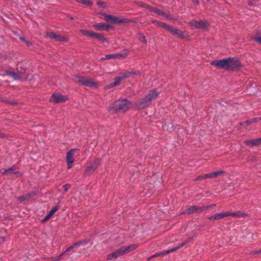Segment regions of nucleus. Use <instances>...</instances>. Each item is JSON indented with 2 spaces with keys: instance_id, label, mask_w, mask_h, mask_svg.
<instances>
[{
  "instance_id": "f257e3e1",
  "label": "nucleus",
  "mask_w": 261,
  "mask_h": 261,
  "mask_svg": "<svg viewBox=\"0 0 261 261\" xmlns=\"http://www.w3.org/2000/svg\"><path fill=\"white\" fill-rule=\"evenodd\" d=\"M211 64L218 69H224L228 71L237 70L242 67V64L238 58L231 57L213 61Z\"/></svg>"
},
{
  "instance_id": "f03ea898",
  "label": "nucleus",
  "mask_w": 261,
  "mask_h": 261,
  "mask_svg": "<svg viewBox=\"0 0 261 261\" xmlns=\"http://www.w3.org/2000/svg\"><path fill=\"white\" fill-rule=\"evenodd\" d=\"M160 92L156 89L150 91L143 98L139 99L136 102L138 109H143L149 106L151 102L157 98Z\"/></svg>"
},
{
  "instance_id": "7ed1b4c3",
  "label": "nucleus",
  "mask_w": 261,
  "mask_h": 261,
  "mask_svg": "<svg viewBox=\"0 0 261 261\" xmlns=\"http://www.w3.org/2000/svg\"><path fill=\"white\" fill-rule=\"evenodd\" d=\"M26 68L20 66L17 68V72H14L10 70H7L5 71L7 75L10 76L13 78L14 80L16 81H22V80H31L29 78V74H25Z\"/></svg>"
},
{
  "instance_id": "20e7f679",
  "label": "nucleus",
  "mask_w": 261,
  "mask_h": 261,
  "mask_svg": "<svg viewBox=\"0 0 261 261\" xmlns=\"http://www.w3.org/2000/svg\"><path fill=\"white\" fill-rule=\"evenodd\" d=\"M138 245L137 244L130 245L127 247H122L120 248L117 249L116 251L109 254L108 255V259L111 260L113 258H116L119 256L128 253L130 251L135 250L138 248Z\"/></svg>"
},
{
  "instance_id": "39448f33",
  "label": "nucleus",
  "mask_w": 261,
  "mask_h": 261,
  "mask_svg": "<svg viewBox=\"0 0 261 261\" xmlns=\"http://www.w3.org/2000/svg\"><path fill=\"white\" fill-rule=\"evenodd\" d=\"M152 22L158 27L166 29L167 30L170 32L174 35H176L178 37H180L182 38L185 37L184 32L178 29L173 28L172 27L167 24L164 22L156 20H152Z\"/></svg>"
},
{
  "instance_id": "423d86ee",
  "label": "nucleus",
  "mask_w": 261,
  "mask_h": 261,
  "mask_svg": "<svg viewBox=\"0 0 261 261\" xmlns=\"http://www.w3.org/2000/svg\"><path fill=\"white\" fill-rule=\"evenodd\" d=\"M132 106L131 102L126 99H119L113 103V108L116 111L125 112Z\"/></svg>"
},
{
  "instance_id": "0eeeda50",
  "label": "nucleus",
  "mask_w": 261,
  "mask_h": 261,
  "mask_svg": "<svg viewBox=\"0 0 261 261\" xmlns=\"http://www.w3.org/2000/svg\"><path fill=\"white\" fill-rule=\"evenodd\" d=\"M75 79H77L76 83L81 85L88 87H97V84L91 78L86 77L81 75H75Z\"/></svg>"
},
{
  "instance_id": "6e6552de",
  "label": "nucleus",
  "mask_w": 261,
  "mask_h": 261,
  "mask_svg": "<svg viewBox=\"0 0 261 261\" xmlns=\"http://www.w3.org/2000/svg\"><path fill=\"white\" fill-rule=\"evenodd\" d=\"M105 19L107 22H111L114 24H124L132 22L131 20L127 18H119L112 15H105Z\"/></svg>"
},
{
  "instance_id": "1a4fd4ad",
  "label": "nucleus",
  "mask_w": 261,
  "mask_h": 261,
  "mask_svg": "<svg viewBox=\"0 0 261 261\" xmlns=\"http://www.w3.org/2000/svg\"><path fill=\"white\" fill-rule=\"evenodd\" d=\"M101 162V159L96 158L93 161L90 162L85 170V172L89 175L92 174L94 172Z\"/></svg>"
},
{
  "instance_id": "9d476101",
  "label": "nucleus",
  "mask_w": 261,
  "mask_h": 261,
  "mask_svg": "<svg viewBox=\"0 0 261 261\" xmlns=\"http://www.w3.org/2000/svg\"><path fill=\"white\" fill-rule=\"evenodd\" d=\"M192 29H204L207 26V22L202 20L192 19L189 22Z\"/></svg>"
},
{
  "instance_id": "9b49d317",
  "label": "nucleus",
  "mask_w": 261,
  "mask_h": 261,
  "mask_svg": "<svg viewBox=\"0 0 261 261\" xmlns=\"http://www.w3.org/2000/svg\"><path fill=\"white\" fill-rule=\"evenodd\" d=\"M67 99L68 96L67 95L56 93L51 95L49 101L55 103H61L65 101Z\"/></svg>"
},
{
  "instance_id": "f8f14e48",
  "label": "nucleus",
  "mask_w": 261,
  "mask_h": 261,
  "mask_svg": "<svg viewBox=\"0 0 261 261\" xmlns=\"http://www.w3.org/2000/svg\"><path fill=\"white\" fill-rule=\"evenodd\" d=\"M128 55V50L124 49L122 52L115 54H107L103 59L125 58Z\"/></svg>"
},
{
  "instance_id": "ddd939ff",
  "label": "nucleus",
  "mask_w": 261,
  "mask_h": 261,
  "mask_svg": "<svg viewBox=\"0 0 261 261\" xmlns=\"http://www.w3.org/2000/svg\"><path fill=\"white\" fill-rule=\"evenodd\" d=\"M47 35L50 38L54 39L57 41L67 42L68 38L56 34L53 32H47Z\"/></svg>"
},
{
  "instance_id": "4468645a",
  "label": "nucleus",
  "mask_w": 261,
  "mask_h": 261,
  "mask_svg": "<svg viewBox=\"0 0 261 261\" xmlns=\"http://www.w3.org/2000/svg\"><path fill=\"white\" fill-rule=\"evenodd\" d=\"M201 206H198L196 205H192L187 208L186 211L180 213V214H191L193 213H200L202 212Z\"/></svg>"
},
{
  "instance_id": "2eb2a0df",
  "label": "nucleus",
  "mask_w": 261,
  "mask_h": 261,
  "mask_svg": "<svg viewBox=\"0 0 261 261\" xmlns=\"http://www.w3.org/2000/svg\"><path fill=\"white\" fill-rule=\"evenodd\" d=\"M140 74L139 70L126 71L119 74V77L122 80V79H127L132 77L134 75H138Z\"/></svg>"
},
{
  "instance_id": "dca6fc26",
  "label": "nucleus",
  "mask_w": 261,
  "mask_h": 261,
  "mask_svg": "<svg viewBox=\"0 0 261 261\" xmlns=\"http://www.w3.org/2000/svg\"><path fill=\"white\" fill-rule=\"evenodd\" d=\"M94 27L97 31H108L109 29L113 28L111 25L102 22L94 24Z\"/></svg>"
},
{
  "instance_id": "f3484780",
  "label": "nucleus",
  "mask_w": 261,
  "mask_h": 261,
  "mask_svg": "<svg viewBox=\"0 0 261 261\" xmlns=\"http://www.w3.org/2000/svg\"><path fill=\"white\" fill-rule=\"evenodd\" d=\"M227 217L226 213H217L214 215H212L208 218V219L210 221H218L223 219L224 217Z\"/></svg>"
},
{
  "instance_id": "a211bd4d",
  "label": "nucleus",
  "mask_w": 261,
  "mask_h": 261,
  "mask_svg": "<svg viewBox=\"0 0 261 261\" xmlns=\"http://www.w3.org/2000/svg\"><path fill=\"white\" fill-rule=\"evenodd\" d=\"M77 149H71L69 150L66 155V161L69 162L70 163H73L74 161V159L73 158V153L74 152L76 151Z\"/></svg>"
},
{
  "instance_id": "6ab92c4d",
  "label": "nucleus",
  "mask_w": 261,
  "mask_h": 261,
  "mask_svg": "<svg viewBox=\"0 0 261 261\" xmlns=\"http://www.w3.org/2000/svg\"><path fill=\"white\" fill-rule=\"evenodd\" d=\"M226 215L227 217L228 216H233V217H246L247 216V214L245 213H243L240 211H237L236 212H227Z\"/></svg>"
},
{
  "instance_id": "aec40b11",
  "label": "nucleus",
  "mask_w": 261,
  "mask_h": 261,
  "mask_svg": "<svg viewBox=\"0 0 261 261\" xmlns=\"http://www.w3.org/2000/svg\"><path fill=\"white\" fill-rule=\"evenodd\" d=\"M59 208V206L58 205L55 206L49 212V213L45 216V217L42 220V222H44L47 220H48L51 215H53L56 211H57Z\"/></svg>"
},
{
  "instance_id": "412c9836",
  "label": "nucleus",
  "mask_w": 261,
  "mask_h": 261,
  "mask_svg": "<svg viewBox=\"0 0 261 261\" xmlns=\"http://www.w3.org/2000/svg\"><path fill=\"white\" fill-rule=\"evenodd\" d=\"M121 79L119 77V76H116L114 79V82L110 83L107 86L108 88L110 89L114 87H116L119 85L120 84Z\"/></svg>"
},
{
  "instance_id": "4be33fe9",
  "label": "nucleus",
  "mask_w": 261,
  "mask_h": 261,
  "mask_svg": "<svg viewBox=\"0 0 261 261\" xmlns=\"http://www.w3.org/2000/svg\"><path fill=\"white\" fill-rule=\"evenodd\" d=\"M92 37L97 39L99 41H101L102 42H107V39L105 37V36L102 34H98L94 32Z\"/></svg>"
},
{
  "instance_id": "5701e85b",
  "label": "nucleus",
  "mask_w": 261,
  "mask_h": 261,
  "mask_svg": "<svg viewBox=\"0 0 261 261\" xmlns=\"http://www.w3.org/2000/svg\"><path fill=\"white\" fill-rule=\"evenodd\" d=\"M245 143L247 145H250L251 147L259 145L257 138L250 140L245 141Z\"/></svg>"
},
{
  "instance_id": "b1692460",
  "label": "nucleus",
  "mask_w": 261,
  "mask_h": 261,
  "mask_svg": "<svg viewBox=\"0 0 261 261\" xmlns=\"http://www.w3.org/2000/svg\"><path fill=\"white\" fill-rule=\"evenodd\" d=\"M80 32L85 36H89L91 37H93L94 34V32L87 31L85 30H81Z\"/></svg>"
},
{
  "instance_id": "393cba45",
  "label": "nucleus",
  "mask_w": 261,
  "mask_h": 261,
  "mask_svg": "<svg viewBox=\"0 0 261 261\" xmlns=\"http://www.w3.org/2000/svg\"><path fill=\"white\" fill-rule=\"evenodd\" d=\"M76 2L89 6L93 5L92 2L90 0H76Z\"/></svg>"
},
{
  "instance_id": "a878e982",
  "label": "nucleus",
  "mask_w": 261,
  "mask_h": 261,
  "mask_svg": "<svg viewBox=\"0 0 261 261\" xmlns=\"http://www.w3.org/2000/svg\"><path fill=\"white\" fill-rule=\"evenodd\" d=\"M138 38L139 40H140L141 41H142L143 43H144V44L147 43V40L145 38V36L143 34H142L141 33H139L138 34Z\"/></svg>"
},
{
  "instance_id": "bb28decb",
  "label": "nucleus",
  "mask_w": 261,
  "mask_h": 261,
  "mask_svg": "<svg viewBox=\"0 0 261 261\" xmlns=\"http://www.w3.org/2000/svg\"><path fill=\"white\" fill-rule=\"evenodd\" d=\"M10 171L13 173L14 171L13 167H10L7 169H5L4 171L2 172V174L3 175H6Z\"/></svg>"
},
{
  "instance_id": "cd10ccee",
  "label": "nucleus",
  "mask_w": 261,
  "mask_h": 261,
  "mask_svg": "<svg viewBox=\"0 0 261 261\" xmlns=\"http://www.w3.org/2000/svg\"><path fill=\"white\" fill-rule=\"evenodd\" d=\"M177 249H178V248L177 246H176L175 247H173V248H171V249L167 250L166 251H164V253H163V254H165V255H166L167 254H169V253L175 251Z\"/></svg>"
},
{
  "instance_id": "c85d7f7f",
  "label": "nucleus",
  "mask_w": 261,
  "mask_h": 261,
  "mask_svg": "<svg viewBox=\"0 0 261 261\" xmlns=\"http://www.w3.org/2000/svg\"><path fill=\"white\" fill-rule=\"evenodd\" d=\"M162 16L166 18H168L170 20H173V18L172 16H171L170 14H167L166 13H165L163 12V14L162 15Z\"/></svg>"
},
{
  "instance_id": "c756f323",
  "label": "nucleus",
  "mask_w": 261,
  "mask_h": 261,
  "mask_svg": "<svg viewBox=\"0 0 261 261\" xmlns=\"http://www.w3.org/2000/svg\"><path fill=\"white\" fill-rule=\"evenodd\" d=\"M142 7H144L145 8H146V9H147L148 11L150 12H152L153 10V7L148 5L144 4L143 5H142Z\"/></svg>"
},
{
  "instance_id": "7c9ffc66",
  "label": "nucleus",
  "mask_w": 261,
  "mask_h": 261,
  "mask_svg": "<svg viewBox=\"0 0 261 261\" xmlns=\"http://www.w3.org/2000/svg\"><path fill=\"white\" fill-rule=\"evenodd\" d=\"M253 123L252 122V119H250L249 120L245 121L244 122L241 123V125H249Z\"/></svg>"
},
{
  "instance_id": "2f4dec72",
  "label": "nucleus",
  "mask_w": 261,
  "mask_h": 261,
  "mask_svg": "<svg viewBox=\"0 0 261 261\" xmlns=\"http://www.w3.org/2000/svg\"><path fill=\"white\" fill-rule=\"evenodd\" d=\"M224 172H225L223 170L213 172V175L214 176V177H216L217 176L220 175L224 173Z\"/></svg>"
},
{
  "instance_id": "473e14b6",
  "label": "nucleus",
  "mask_w": 261,
  "mask_h": 261,
  "mask_svg": "<svg viewBox=\"0 0 261 261\" xmlns=\"http://www.w3.org/2000/svg\"><path fill=\"white\" fill-rule=\"evenodd\" d=\"M30 196H23L21 197H19L17 198V199L20 201V202H22L25 200H27Z\"/></svg>"
},
{
  "instance_id": "72a5a7b5",
  "label": "nucleus",
  "mask_w": 261,
  "mask_h": 261,
  "mask_svg": "<svg viewBox=\"0 0 261 261\" xmlns=\"http://www.w3.org/2000/svg\"><path fill=\"white\" fill-rule=\"evenodd\" d=\"M253 39L258 43L261 44V35L254 37Z\"/></svg>"
},
{
  "instance_id": "f704fd0d",
  "label": "nucleus",
  "mask_w": 261,
  "mask_h": 261,
  "mask_svg": "<svg viewBox=\"0 0 261 261\" xmlns=\"http://www.w3.org/2000/svg\"><path fill=\"white\" fill-rule=\"evenodd\" d=\"M205 177L204 176V174L200 175L198 176L196 178H195L194 179V181L200 180H202V179H205Z\"/></svg>"
},
{
  "instance_id": "c9c22d12",
  "label": "nucleus",
  "mask_w": 261,
  "mask_h": 261,
  "mask_svg": "<svg viewBox=\"0 0 261 261\" xmlns=\"http://www.w3.org/2000/svg\"><path fill=\"white\" fill-rule=\"evenodd\" d=\"M90 241L89 239H85L82 241H80V242L81 243V246H85L88 244Z\"/></svg>"
},
{
  "instance_id": "e433bc0d",
  "label": "nucleus",
  "mask_w": 261,
  "mask_h": 261,
  "mask_svg": "<svg viewBox=\"0 0 261 261\" xmlns=\"http://www.w3.org/2000/svg\"><path fill=\"white\" fill-rule=\"evenodd\" d=\"M71 187L70 184H65L63 186V188L65 192H67Z\"/></svg>"
},
{
  "instance_id": "4c0bfd02",
  "label": "nucleus",
  "mask_w": 261,
  "mask_h": 261,
  "mask_svg": "<svg viewBox=\"0 0 261 261\" xmlns=\"http://www.w3.org/2000/svg\"><path fill=\"white\" fill-rule=\"evenodd\" d=\"M163 253H164V251L156 253L155 254L152 255V257H153V258H154L155 257H157V256H160V255H165V254H163Z\"/></svg>"
},
{
  "instance_id": "58836bf2",
  "label": "nucleus",
  "mask_w": 261,
  "mask_h": 261,
  "mask_svg": "<svg viewBox=\"0 0 261 261\" xmlns=\"http://www.w3.org/2000/svg\"><path fill=\"white\" fill-rule=\"evenodd\" d=\"M204 176H205V178H213V177H214V176L213 175V173H208V174H204Z\"/></svg>"
},
{
  "instance_id": "ea45409f",
  "label": "nucleus",
  "mask_w": 261,
  "mask_h": 261,
  "mask_svg": "<svg viewBox=\"0 0 261 261\" xmlns=\"http://www.w3.org/2000/svg\"><path fill=\"white\" fill-rule=\"evenodd\" d=\"M74 248L73 246L72 245L69 247H68L63 252L64 253H66L68 252H69L70 251L72 250Z\"/></svg>"
},
{
  "instance_id": "a19ab883",
  "label": "nucleus",
  "mask_w": 261,
  "mask_h": 261,
  "mask_svg": "<svg viewBox=\"0 0 261 261\" xmlns=\"http://www.w3.org/2000/svg\"><path fill=\"white\" fill-rule=\"evenodd\" d=\"M212 207V205H206V206H201V208H203V209L202 210V212L204 211L205 210H208L209 208H211Z\"/></svg>"
},
{
  "instance_id": "79ce46f5",
  "label": "nucleus",
  "mask_w": 261,
  "mask_h": 261,
  "mask_svg": "<svg viewBox=\"0 0 261 261\" xmlns=\"http://www.w3.org/2000/svg\"><path fill=\"white\" fill-rule=\"evenodd\" d=\"M196 237V236L195 235L193 236V237L188 238L185 241V243L187 244L188 243H190L193 239V238Z\"/></svg>"
},
{
  "instance_id": "37998d69",
  "label": "nucleus",
  "mask_w": 261,
  "mask_h": 261,
  "mask_svg": "<svg viewBox=\"0 0 261 261\" xmlns=\"http://www.w3.org/2000/svg\"><path fill=\"white\" fill-rule=\"evenodd\" d=\"M72 245L73 246L74 248H76L81 246V243L80 242V241H78L72 244Z\"/></svg>"
},
{
  "instance_id": "c03bdc74",
  "label": "nucleus",
  "mask_w": 261,
  "mask_h": 261,
  "mask_svg": "<svg viewBox=\"0 0 261 261\" xmlns=\"http://www.w3.org/2000/svg\"><path fill=\"white\" fill-rule=\"evenodd\" d=\"M13 173L16 175L17 177L20 176L21 175V173L18 171H14Z\"/></svg>"
},
{
  "instance_id": "a18cd8bd",
  "label": "nucleus",
  "mask_w": 261,
  "mask_h": 261,
  "mask_svg": "<svg viewBox=\"0 0 261 261\" xmlns=\"http://www.w3.org/2000/svg\"><path fill=\"white\" fill-rule=\"evenodd\" d=\"M260 120V118H252V122L253 123H254V122H256L257 121H258Z\"/></svg>"
},
{
  "instance_id": "49530a36",
  "label": "nucleus",
  "mask_w": 261,
  "mask_h": 261,
  "mask_svg": "<svg viewBox=\"0 0 261 261\" xmlns=\"http://www.w3.org/2000/svg\"><path fill=\"white\" fill-rule=\"evenodd\" d=\"M156 14L159 15H161L163 14V11L161 10H160V9H158V10L157 11L156 13Z\"/></svg>"
},
{
  "instance_id": "de8ad7c7",
  "label": "nucleus",
  "mask_w": 261,
  "mask_h": 261,
  "mask_svg": "<svg viewBox=\"0 0 261 261\" xmlns=\"http://www.w3.org/2000/svg\"><path fill=\"white\" fill-rule=\"evenodd\" d=\"M191 1L195 5L198 6L199 5V2L198 0H191Z\"/></svg>"
},
{
  "instance_id": "09e8293b",
  "label": "nucleus",
  "mask_w": 261,
  "mask_h": 261,
  "mask_svg": "<svg viewBox=\"0 0 261 261\" xmlns=\"http://www.w3.org/2000/svg\"><path fill=\"white\" fill-rule=\"evenodd\" d=\"M186 244L185 243V241L184 242H182V243H181L180 244H179V245L177 246V247L178 249L181 248L182 247L184 246L185 245H186Z\"/></svg>"
},
{
  "instance_id": "8fccbe9b",
  "label": "nucleus",
  "mask_w": 261,
  "mask_h": 261,
  "mask_svg": "<svg viewBox=\"0 0 261 261\" xmlns=\"http://www.w3.org/2000/svg\"><path fill=\"white\" fill-rule=\"evenodd\" d=\"M251 254H259L260 253L261 254V250H258V251H252L251 253Z\"/></svg>"
},
{
  "instance_id": "3c124183",
  "label": "nucleus",
  "mask_w": 261,
  "mask_h": 261,
  "mask_svg": "<svg viewBox=\"0 0 261 261\" xmlns=\"http://www.w3.org/2000/svg\"><path fill=\"white\" fill-rule=\"evenodd\" d=\"M67 168H68V169H70V168H71V167H72L71 164H72L73 163H71H71H70L69 162H67Z\"/></svg>"
},
{
  "instance_id": "603ef678",
  "label": "nucleus",
  "mask_w": 261,
  "mask_h": 261,
  "mask_svg": "<svg viewBox=\"0 0 261 261\" xmlns=\"http://www.w3.org/2000/svg\"><path fill=\"white\" fill-rule=\"evenodd\" d=\"M24 42L26 43V44H27L28 46H31L32 45V43L28 40H26V41H25Z\"/></svg>"
},
{
  "instance_id": "864d4df0",
  "label": "nucleus",
  "mask_w": 261,
  "mask_h": 261,
  "mask_svg": "<svg viewBox=\"0 0 261 261\" xmlns=\"http://www.w3.org/2000/svg\"><path fill=\"white\" fill-rule=\"evenodd\" d=\"M20 39L21 41H23V42L26 41V39H25V38H24V37H23V36H21V37H20Z\"/></svg>"
},
{
  "instance_id": "5fc2aeb1",
  "label": "nucleus",
  "mask_w": 261,
  "mask_h": 261,
  "mask_svg": "<svg viewBox=\"0 0 261 261\" xmlns=\"http://www.w3.org/2000/svg\"><path fill=\"white\" fill-rule=\"evenodd\" d=\"M158 10V9L156 8H153V10H152V12H154V13L156 14L157 11Z\"/></svg>"
},
{
  "instance_id": "6e6d98bb",
  "label": "nucleus",
  "mask_w": 261,
  "mask_h": 261,
  "mask_svg": "<svg viewBox=\"0 0 261 261\" xmlns=\"http://www.w3.org/2000/svg\"><path fill=\"white\" fill-rule=\"evenodd\" d=\"M6 103H8L10 104H13L14 102L13 101H5Z\"/></svg>"
},
{
  "instance_id": "4d7b16f0",
  "label": "nucleus",
  "mask_w": 261,
  "mask_h": 261,
  "mask_svg": "<svg viewBox=\"0 0 261 261\" xmlns=\"http://www.w3.org/2000/svg\"><path fill=\"white\" fill-rule=\"evenodd\" d=\"M259 144H261V138H257Z\"/></svg>"
},
{
  "instance_id": "13d9d810",
  "label": "nucleus",
  "mask_w": 261,
  "mask_h": 261,
  "mask_svg": "<svg viewBox=\"0 0 261 261\" xmlns=\"http://www.w3.org/2000/svg\"><path fill=\"white\" fill-rule=\"evenodd\" d=\"M153 258V257H152V255H151V256H150V257H149L147 258V260H150L151 259H152V258Z\"/></svg>"
},
{
  "instance_id": "bf43d9fd",
  "label": "nucleus",
  "mask_w": 261,
  "mask_h": 261,
  "mask_svg": "<svg viewBox=\"0 0 261 261\" xmlns=\"http://www.w3.org/2000/svg\"><path fill=\"white\" fill-rule=\"evenodd\" d=\"M210 205H212V207H214V206H216V204H211Z\"/></svg>"
},
{
  "instance_id": "052dcab7",
  "label": "nucleus",
  "mask_w": 261,
  "mask_h": 261,
  "mask_svg": "<svg viewBox=\"0 0 261 261\" xmlns=\"http://www.w3.org/2000/svg\"><path fill=\"white\" fill-rule=\"evenodd\" d=\"M69 18H70V19H72V20L74 19L73 17H70Z\"/></svg>"
},
{
  "instance_id": "680f3d73",
  "label": "nucleus",
  "mask_w": 261,
  "mask_h": 261,
  "mask_svg": "<svg viewBox=\"0 0 261 261\" xmlns=\"http://www.w3.org/2000/svg\"><path fill=\"white\" fill-rule=\"evenodd\" d=\"M248 4H249V5H251V2H248Z\"/></svg>"
},
{
  "instance_id": "e2e57ef3",
  "label": "nucleus",
  "mask_w": 261,
  "mask_h": 261,
  "mask_svg": "<svg viewBox=\"0 0 261 261\" xmlns=\"http://www.w3.org/2000/svg\"><path fill=\"white\" fill-rule=\"evenodd\" d=\"M207 2H209L210 0H206Z\"/></svg>"
}]
</instances>
